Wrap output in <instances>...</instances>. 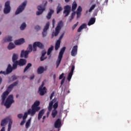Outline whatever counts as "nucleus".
<instances>
[{
	"label": "nucleus",
	"mask_w": 131,
	"mask_h": 131,
	"mask_svg": "<svg viewBox=\"0 0 131 131\" xmlns=\"http://www.w3.org/2000/svg\"><path fill=\"white\" fill-rule=\"evenodd\" d=\"M12 70H14V69L11 67V65L10 64H9L6 70L7 75L10 74L12 72Z\"/></svg>",
	"instance_id": "20"
},
{
	"label": "nucleus",
	"mask_w": 131,
	"mask_h": 131,
	"mask_svg": "<svg viewBox=\"0 0 131 131\" xmlns=\"http://www.w3.org/2000/svg\"><path fill=\"white\" fill-rule=\"evenodd\" d=\"M31 118H30L28 121H27L26 123V128L28 129L29 126H30L31 124Z\"/></svg>",
	"instance_id": "35"
},
{
	"label": "nucleus",
	"mask_w": 131,
	"mask_h": 131,
	"mask_svg": "<svg viewBox=\"0 0 131 131\" xmlns=\"http://www.w3.org/2000/svg\"><path fill=\"white\" fill-rule=\"evenodd\" d=\"M63 77H64V74H63V73H62V74H61V75L59 76V80H61V79H63Z\"/></svg>",
	"instance_id": "54"
},
{
	"label": "nucleus",
	"mask_w": 131,
	"mask_h": 131,
	"mask_svg": "<svg viewBox=\"0 0 131 131\" xmlns=\"http://www.w3.org/2000/svg\"><path fill=\"white\" fill-rule=\"evenodd\" d=\"M50 11L48 13V17H51L52 14H54V10L50 9Z\"/></svg>",
	"instance_id": "40"
},
{
	"label": "nucleus",
	"mask_w": 131,
	"mask_h": 131,
	"mask_svg": "<svg viewBox=\"0 0 131 131\" xmlns=\"http://www.w3.org/2000/svg\"><path fill=\"white\" fill-rule=\"evenodd\" d=\"M78 25V22L76 23V24L73 25V26L72 27V30H74L76 28V27H77Z\"/></svg>",
	"instance_id": "50"
},
{
	"label": "nucleus",
	"mask_w": 131,
	"mask_h": 131,
	"mask_svg": "<svg viewBox=\"0 0 131 131\" xmlns=\"http://www.w3.org/2000/svg\"><path fill=\"white\" fill-rule=\"evenodd\" d=\"M45 85V83L42 82L41 85L39 87V89H43V86Z\"/></svg>",
	"instance_id": "59"
},
{
	"label": "nucleus",
	"mask_w": 131,
	"mask_h": 131,
	"mask_svg": "<svg viewBox=\"0 0 131 131\" xmlns=\"http://www.w3.org/2000/svg\"><path fill=\"white\" fill-rule=\"evenodd\" d=\"M58 114V112L57 110H52V117L53 118H54L55 117H56V115H57Z\"/></svg>",
	"instance_id": "33"
},
{
	"label": "nucleus",
	"mask_w": 131,
	"mask_h": 131,
	"mask_svg": "<svg viewBox=\"0 0 131 131\" xmlns=\"http://www.w3.org/2000/svg\"><path fill=\"white\" fill-rule=\"evenodd\" d=\"M62 10H63V8H62V6H61V5H60V4H58V6L56 8L57 14H59V13H60V12L62 11Z\"/></svg>",
	"instance_id": "27"
},
{
	"label": "nucleus",
	"mask_w": 131,
	"mask_h": 131,
	"mask_svg": "<svg viewBox=\"0 0 131 131\" xmlns=\"http://www.w3.org/2000/svg\"><path fill=\"white\" fill-rule=\"evenodd\" d=\"M45 85V83L42 82L41 85L39 87V89H43V86Z\"/></svg>",
	"instance_id": "58"
},
{
	"label": "nucleus",
	"mask_w": 131,
	"mask_h": 131,
	"mask_svg": "<svg viewBox=\"0 0 131 131\" xmlns=\"http://www.w3.org/2000/svg\"><path fill=\"white\" fill-rule=\"evenodd\" d=\"M64 35V33L62 34V35H60V36L59 38V40H60V41H61L62 38H63V36Z\"/></svg>",
	"instance_id": "60"
},
{
	"label": "nucleus",
	"mask_w": 131,
	"mask_h": 131,
	"mask_svg": "<svg viewBox=\"0 0 131 131\" xmlns=\"http://www.w3.org/2000/svg\"><path fill=\"white\" fill-rule=\"evenodd\" d=\"M10 92L9 91H6L4 92L3 95H2V102H1V104H3L5 103L6 98H7V96L9 95Z\"/></svg>",
	"instance_id": "14"
},
{
	"label": "nucleus",
	"mask_w": 131,
	"mask_h": 131,
	"mask_svg": "<svg viewBox=\"0 0 131 131\" xmlns=\"http://www.w3.org/2000/svg\"><path fill=\"white\" fill-rule=\"evenodd\" d=\"M53 101H54V100L49 102V106H53V102H54Z\"/></svg>",
	"instance_id": "61"
},
{
	"label": "nucleus",
	"mask_w": 131,
	"mask_h": 131,
	"mask_svg": "<svg viewBox=\"0 0 131 131\" xmlns=\"http://www.w3.org/2000/svg\"><path fill=\"white\" fill-rule=\"evenodd\" d=\"M95 22H96V18L95 17H91L88 24V25L89 26L93 25L94 24H95Z\"/></svg>",
	"instance_id": "21"
},
{
	"label": "nucleus",
	"mask_w": 131,
	"mask_h": 131,
	"mask_svg": "<svg viewBox=\"0 0 131 131\" xmlns=\"http://www.w3.org/2000/svg\"><path fill=\"white\" fill-rule=\"evenodd\" d=\"M34 78H35V75H32L30 76V80H32V79H34Z\"/></svg>",
	"instance_id": "64"
},
{
	"label": "nucleus",
	"mask_w": 131,
	"mask_h": 131,
	"mask_svg": "<svg viewBox=\"0 0 131 131\" xmlns=\"http://www.w3.org/2000/svg\"><path fill=\"white\" fill-rule=\"evenodd\" d=\"M80 27H81L82 29H86L87 28V25H86V24H85V23H84V24H82L81 26H80Z\"/></svg>",
	"instance_id": "43"
},
{
	"label": "nucleus",
	"mask_w": 131,
	"mask_h": 131,
	"mask_svg": "<svg viewBox=\"0 0 131 131\" xmlns=\"http://www.w3.org/2000/svg\"><path fill=\"white\" fill-rule=\"evenodd\" d=\"M78 53V46L75 45L73 47L71 51V55L73 57H75Z\"/></svg>",
	"instance_id": "13"
},
{
	"label": "nucleus",
	"mask_w": 131,
	"mask_h": 131,
	"mask_svg": "<svg viewBox=\"0 0 131 131\" xmlns=\"http://www.w3.org/2000/svg\"><path fill=\"white\" fill-rule=\"evenodd\" d=\"M32 67V64L29 63H28L26 67L25 68L24 71V73H25L27 72V70H28V69Z\"/></svg>",
	"instance_id": "36"
},
{
	"label": "nucleus",
	"mask_w": 131,
	"mask_h": 131,
	"mask_svg": "<svg viewBox=\"0 0 131 131\" xmlns=\"http://www.w3.org/2000/svg\"><path fill=\"white\" fill-rule=\"evenodd\" d=\"M54 93L52 92V93L50 95V100H52L53 98V97H54Z\"/></svg>",
	"instance_id": "62"
},
{
	"label": "nucleus",
	"mask_w": 131,
	"mask_h": 131,
	"mask_svg": "<svg viewBox=\"0 0 131 131\" xmlns=\"http://www.w3.org/2000/svg\"><path fill=\"white\" fill-rule=\"evenodd\" d=\"M40 110L34 108V107H32V110L30 109L28 110V115H30L31 116H34L36 114V113L38 111H39Z\"/></svg>",
	"instance_id": "10"
},
{
	"label": "nucleus",
	"mask_w": 131,
	"mask_h": 131,
	"mask_svg": "<svg viewBox=\"0 0 131 131\" xmlns=\"http://www.w3.org/2000/svg\"><path fill=\"white\" fill-rule=\"evenodd\" d=\"M66 48L63 47L60 51L57 60L56 61V68H58L59 64H60L64 52H65Z\"/></svg>",
	"instance_id": "2"
},
{
	"label": "nucleus",
	"mask_w": 131,
	"mask_h": 131,
	"mask_svg": "<svg viewBox=\"0 0 131 131\" xmlns=\"http://www.w3.org/2000/svg\"><path fill=\"white\" fill-rule=\"evenodd\" d=\"M26 5H27V1H25L19 6L15 12V15H18V14H20V13H22L23 11H24V9H25V7H26Z\"/></svg>",
	"instance_id": "5"
},
{
	"label": "nucleus",
	"mask_w": 131,
	"mask_h": 131,
	"mask_svg": "<svg viewBox=\"0 0 131 131\" xmlns=\"http://www.w3.org/2000/svg\"><path fill=\"white\" fill-rule=\"evenodd\" d=\"M34 29L37 31H39L41 29V27L39 26H36L34 27Z\"/></svg>",
	"instance_id": "47"
},
{
	"label": "nucleus",
	"mask_w": 131,
	"mask_h": 131,
	"mask_svg": "<svg viewBox=\"0 0 131 131\" xmlns=\"http://www.w3.org/2000/svg\"><path fill=\"white\" fill-rule=\"evenodd\" d=\"M18 84V81H16V82H14V83H12L11 85L12 87H14L15 86H16Z\"/></svg>",
	"instance_id": "42"
},
{
	"label": "nucleus",
	"mask_w": 131,
	"mask_h": 131,
	"mask_svg": "<svg viewBox=\"0 0 131 131\" xmlns=\"http://www.w3.org/2000/svg\"><path fill=\"white\" fill-rule=\"evenodd\" d=\"M37 9L39 11H41V12H43L45 10H46V8H45V6L40 5L38 6Z\"/></svg>",
	"instance_id": "37"
},
{
	"label": "nucleus",
	"mask_w": 131,
	"mask_h": 131,
	"mask_svg": "<svg viewBox=\"0 0 131 131\" xmlns=\"http://www.w3.org/2000/svg\"><path fill=\"white\" fill-rule=\"evenodd\" d=\"M76 8H77V4H76V2H74L72 4V11L74 12L76 10Z\"/></svg>",
	"instance_id": "28"
},
{
	"label": "nucleus",
	"mask_w": 131,
	"mask_h": 131,
	"mask_svg": "<svg viewBox=\"0 0 131 131\" xmlns=\"http://www.w3.org/2000/svg\"><path fill=\"white\" fill-rule=\"evenodd\" d=\"M52 107H53V106H52V105H49V106H48V111H52Z\"/></svg>",
	"instance_id": "57"
},
{
	"label": "nucleus",
	"mask_w": 131,
	"mask_h": 131,
	"mask_svg": "<svg viewBox=\"0 0 131 131\" xmlns=\"http://www.w3.org/2000/svg\"><path fill=\"white\" fill-rule=\"evenodd\" d=\"M83 29L79 27V28L77 30V32H81Z\"/></svg>",
	"instance_id": "56"
},
{
	"label": "nucleus",
	"mask_w": 131,
	"mask_h": 131,
	"mask_svg": "<svg viewBox=\"0 0 131 131\" xmlns=\"http://www.w3.org/2000/svg\"><path fill=\"white\" fill-rule=\"evenodd\" d=\"M63 26V23L62 21H60L58 23L57 26L55 28V33H52L51 35V38H53L54 36H57L59 33L60 32L61 29Z\"/></svg>",
	"instance_id": "4"
},
{
	"label": "nucleus",
	"mask_w": 131,
	"mask_h": 131,
	"mask_svg": "<svg viewBox=\"0 0 131 131\" xmlns=\"http://www.w3.org/2000/svg\"><path fill=\"white\" fill-rule=\"evenodd\" d=\"M12 78L13 81L16 80L18 78V77L17 76H16L15 75H13Z\"/></svg>",
	"instance_id": "51"
},
{
	"label": "nucleus",
	"mask_w": 131,
	"mask_h": 131,
	"mask_svg": "<svg viewBox=\"0 0 131 131\" xmlns=\"http://www.w3.org/2000/svg\"><path fill=\"white\" fill-rule=\"evenodd\" d=\"M25 43V39L24 38H20L19 39L16 40L14 41V44L16 45H20Z\"/></svg>",
	"instance_id": "19"
},
{
	"label": "nucleus",
	"mask_w": 131,
	"mask_h": 131,
	"mask_svg": "<svg viewBox=\"0 0 131 131\" xmlns=\"http://www.w3.org/2000/svg\"><path fill=\"white\" fill-rule=\"evenodd\" d=\"M38 92L40 96H43L46 93V88L43 86V88H39Z\"/></svg>",
	"instance_id": "17"
},
{
	"label": "nucleus",
	"mask_w": 131,
	"mask_h": 131,
	"mask_svg": "<svg viewBox=\"0 0 131 131\" xmlns=\"http://www.w3.org/2000/svg\"><path fill=\"white\" fill-rule=\"evenodd\" d=\"M75 66L74 65H72V68H71V72H69L68 75V78L67 79L68 80V81H70L72 77V75H73L74 74V71L75 70Z\"/></svg>",
	"instance_id": "12"
},
{
	"label": "nucleus",
	"mask_w": 131,
	"mask_h": 131,
	"mask_svg": "<svg viewBox=\"0 0 131 131\" xmlns=\"http://www.w3.org/2000/svg\"><path fill=\"white\" fill-rule=\"evenodd\" d=\"M47 52L43 50L41 52V57H40V60L41 61H43V60H45L46 59H47V57H45V55L46 54Z\"/></svg>",
	"instance_id": "22"
},
{
	"label": "nucleus",
	"mask_w": 131,
	"mask_h": 131,
	"mask_svg": "<svg viewBox=\"0 0 131 131\" xmlns=\"http://www.w3.org/2000/svg\"><path fill=\"white\" fill-rule=\"evenodd\" d=\"M46 70V69H45L43 67H39L37 69V74H42Z\"/></svg>",
	"instance_id": "23"
},
{
	"label": "nucleus",
	"mask_w": 131,
	"mask_h": 131,
	"mask_svg": "<svg viewBox=\"0 0 131 131\" xmlns=\"http://www.w3.org/2000/svg\"><path fill=\"white\" fill-rule=\"evenodd\" d=\"M12 85H10L8 88L7 90H6L7 91L9 92V93H10L11 92V91L12 90V89L14 88L13 86H11Z\"/></svg>",
	"instance_id": "41"
},
{
	"label": "nucleus",
	"mask_w": 131,
	"mask_h": 131,
	"mask_svg": "<svg viewBox=\"0 0 131 131\" xmlns=\"http://www.w3.org/2000/svg\"><path fill=\"white\" fill-rule=\"evenodd\" d=\"M63 13L65 15V17H67L70 14V11H71V6L67 5L64 7Z\"/></svg>",
	"instance_id": "9"
},
{
	"label": "nucleus",
	"mask_w": 131,
	"mask_h": 131,
	"mask_svg": "<svg viewBox=\"0 0 131 131\" xmlns=\"http://www.w3.org/2000/svg\"><path fill=\"white\" fill-rule=\"evenodd\" d=\"M58 107V102H55V104L53 105V107L54 108V110H56L57 108Z\"/></svg>",
	"instance_id": "45"
},
{
	"label": "nucleus",
	"mask_w": 131,
	"mask_h": 131,
	"mask_svg": "<svg viewBox=\"0 0 131 131\" xmlns=\"http://www.w3.org/2000/svg\"><path fill=\"white\" fill-rule=\"evenodd\" d=\"M53 50H54V46H51V47L49 49H48L47 55L50 56V57H51V54L53 52Z\"/></svg>",
	"instance_id": "26"
},
{
	"label": "nucleus",
	"mask_w": 131,
	"mask_h": 131,
	"mask_svg": "<svg viewBox=\"0 0 131 131\" xmlns=\"http://www.w3.org/2000/svg\"><path fill=\"white\" fill-rule=\"evenodd\" d=\"M27 27V25L25 23H24L21 24V26L20 27V29L21 30H24Z\"/></svg>",
	"instance_id": "39"
},
{
	"label": "nucleus",
	"mask_w": 131,
	"mask_h": 131,
	"mask_svg": "<svg viewBox=\"0 0 131 131\" xmlns=\"http://www.w3.org/2000/svg\"><path fill=\"white\" fill-rule=\"evenodd\" d=\"M30 53V52L27 51L22 50L20 54V58L24 57L25 58H27L28 55Z\"/></svg>",
	"instance_id": "15"
},
{
	"label": "nucleus",
	"mask_w": 131,
	"mask_h": 131,
	"mask_svg": "<svg viewBox=\"0 0 131 131\" xmlns=\"http://www.w3.org/2000/svg\"><path fill=\"white\" fill-rule=\"evenodd\" d=\"M65 81V77H64L62 80H61L60 82V85H62V84H63L64 82Z\"/></svg>",
	"instance_id": "55"
},
{
	"label": "nucleus",
	"mask_w": 131,
	"mask_h": 131,
	"mask_svg": "<svg viewBox=\"0 0 131 131\" xmlns=\"http://www.w3.org/2000/svg\"><path fill=\"white\" fill-rule=\"evenodd\" d=\"M18 59V55L16 54L13 53L12 56V62H16Z\"/></svg>",
	"instance_id": "30"
},
{
	"label": "nucleus",
	"mask_w": 131,
	"mask_h": 131,
	"mask_svg": "<svg viewBox=\"0 0 131 131\" xmlns=\"http://www.w3.org/2000/svg\"><path fill=\"white\" fill-rule=\"evenodd\" d=\"M0 74H4L5 75H6L7 73H6V72L1 71Z\"/></svg>",
	"instance_id": "63"
},
{
	"label": "nucleus",
	"mask_w": 131,
	"mask_h": 131,
	"mask_svg": "<svg viewBox=\"0 0 131 131\" xmlns=\"http://www.w3.org/2000/svg\"><path fill=\"white\" fill-rule=\"evenodd\" d=\"M49 26H50V23H47L46 24V26L44 27L43 31V32H46L48 31V30L49 29Z\"/></svg>",
	"instance_id": "34"
},
{
	"label": "nucleus",
	"mask_w": 131,
	"mask_h": 131,
	"mask_svg": "<svg viewBox=\"0 0 131 131\" xmlns=\"http://www.w3.org/2000/svg\"><path fill=\"white\" fill-rule=\"evenodd\" d=\"M47 34V33L46 32V31H43V32H42V36H43V37H45L46 36Z\"/></svg>",
	"instance_id": "52"
},
{
	"label": "nucleus",
	"mask_w": 131,
	"mask_h": 131,
	"mask_svg": "<svg viewBox=\"0 0 131 131\" xmlns=\"http://www.w3.org/2000/svg\"><path fill=\"white\" fill-rule=\"evenodd\" d=\"M14 102V97L13 95H9L6 101L4 103V105L7 108L10 107L11 104Z\"/></svg>",
	"instance_id": "3"
},
{
	"label": "nucleus",
	"mask_w": 131,
	"mask_h": 131,
	"mask_svg": "<svg viewBox=\"0 0 131 131\" xmlns=\"http://www.w3.org/2000/svg\"><path fill=\"white\" fill-rule=\"evenodd\" d=\"M11 11V7L10 6V2L7 1L5 3V8L4 10V14H9Z\"/></svg>",
	"instance_id": "7"
},
{
	"label": "nucleus",
	"mask_w": 131,
	"mask_h": 131,
	"mask_svg": "<svg viewBox=\"0 0 131 131\" xmlns=\"http://www.w3.org/2000/svg\"><path fill=\"white\" fill-rule=\"evenodd\" d=\"M40 105V101H35L33 105L32 106V108H35L38 110H40V107L39 106Z\"/></svg>",
	"instance_id": "18"
},
{
	"label": "nucleus",
	"mask_w": 131,
	"mask_h": 131,
	"mask_svg": "<svg viewBox=\"0 0 131 131\" xmlns=\"http://www.w3.org/2000/svg\"><path fill=\"white\" fill-rule=\"evenodd\" d=\"M60 45H61V41H60V40L56 41L55 46V50L56 51H57L58 50L59 48L60 47Z\"/></svg>",
	"instance_id": "25"
},
{
	"label": "nucleus",
	"mask_w": 131,
	"mask_h": 131,
	"mask_svg": "<svg viewBox=\"0 0 131 131\" xmlns=\"http://www.w3.org/2000/svg\"><path fill=\"white\" fill-rule=\"evenodd\" d=\"M15 47V46L13 42H10L8 46V50H11L14 49Z\"/></svg>",
	"instance_id": "29"
},
{
	"label": "nucleus",
	"mask_w": 131,
	"mask_h": 131,
	"mask_svg": "<svg viewBox=\"0 0 131 131\" xmlns=\"http://www.w3.org/2000/svg\"><path fill=\"white\" fill-rule=\"evenodd\" d=\"M81 12H82V8H81V6H79L77 9L76 12L73 11L71 17H74L76 14H77V17H79L81 14Z\"/></svg>",
	"instance_id": "8"
},
{
	"label": "nucleus",
	"mask_w": 131,
	"mask_h": 131,
	"mask_svg": "<svg viewBox=\"0 0 131 131\" xmlns=\"http://www.w3.org/2000/svg\"><path fill=\"white\" fill-rule=\"evenodd\" d=\"M27 51L31 53L32 51H33V47L32 46V45H29L28 49H27Z\"/></svg>",
	"instance_id": "31"
},
{
	"label": "nucleus",
	"mask_w": 131,
	"mask_h": 131,
	"mask_svg": "<svg viewBox=\"0 0 131 131\" xmlns=\"http://www.w3.org/2000/svg\"><path fill=\"white\" fill-rule=\"evenodd\" d=\"M26 122V120H24L23 119V121L21 122L20 125V126H23L24 125L25 123Z\"/></svg>",
	"instance_id": "53"
},
{
	"label": "nucleus",
	"mask_w": 131,
	"mask_h": 131,
	"mask_svg": "<svg viewBox=\"0 0 131 131\" xmlns=\"http://www.w3.org/2000/svg\"><path fill=\"white\" fill-rule=\"evenodd\" d=\"M12 41V37L11 36H9L5 38V41L11 42Z\"/></svg>",
	"instance_id": "38"
},
{
	"label": "nucleus",
	"mask_w": 131,
	"mask_h": 131,
	"mask_svg": "<svg viewBox=\"0 0 131 131\" xmlns=\"http://www.w3.org/2000/svg\"><path fill=\"white\" fill-rule=\"evenodd\" d=\"M43 13V12L38 10L36 12V15L37 16H39V15H41Z\"/></svg>",
	"instance_id": "48"
},
{
	"label": "nucleus",
	"mask_w": 131,
	"mask_h": 131,
	"mask_svg": "<svg viewBox=\"0 0 131 131\" xmlns=\"http://www.w3.org/2000/svg\"><path fill=\"white\" fill-rule=\"evenodd\" d=\"M45 114V110H41V111H40L38 113V120H40L42 116L44 115Z\"/></svg>",
	"instance_id": "24"
},
{
	"label": "nucleus",
	"mask_w": 131,
	"mask_h": 131,
	"mask_svg": "<svg viewBox=\"0 0 131 131\" xmlns=\"http://www.w3.org/2000/svg\"><path fill=\"white\" fill-rule=\"evenodd\" d=\"M23 117V114H19L17 115V118L18 119H22V118Z\"/></svg>",
	"instance_id": "49"
},
{
	"label": "nucleus",
	"mask_w": 131,
	"mask_h": 131,
	"mask_svg": "<svg viewBox=\"0 0 131 131\" xmlns=\"http://www.w3.org/2000/svg\"><path fill=\"white\" fill-rule=\"evenodd\" d=\"M95 8H96V5H92L90 8V9H89V12H91L92 10H94L95 9Z\"/></svg>",
	"instance_id": "46"
},
{
	"label": "nucleus",
	"mask_w": 131,
	"mask_h": 131,
	"mask_svg": "<svg viewBox=\"0 0 131 131\" xmlns=\"http://www.w3.org/2000/svg\"><path fill=\"white\" fill-rule=\"evenodd\" d=\"M27 63V60L24 59H20L19 60L17 61V64L18 66L21 67L24 66Z\"/></svg>",
	"instance_id": "16"
},
{
	"label": "nucleus",
	"mask_w": 131,
	"mask_h": 131,
	"mask_svg": "<svg viewBox=\"0 0 131 131\" xmlns=\"http://www.w3.org/2000/svg\"><path fill=\"white\" fill-rule=\"evenodd\" d=\"M28 113H25L24 117H23V120H26L28 117Z\"/></svg>",
	"instance_id": "44"
},
{
	"label": "nucleus",
	"mask_w": 131,
	"mask_h": 131,
	"mask_svg": "<svg viewBox=\"0 0 131 131\" xmlns=\"http://www.w3.org/2000/svg\"><path fill=\"white\" fill-rule=\"evenodd\" d=\"M62 126V121L61 119H58L55 121L54 123V127L55 128H60Z\"/></svg>",
	"instance_id": "11"
},
{
	"label": "nucleus",
	"mask_w": 131,
	"mask_h": 131,
	"mask_svg": "<svg viewBox=\"0 0 131 131\" xmlns=\"http://www.w3.org/2000/svg\"><path fill=\"white\" fill-rule=\"evenodd\" d=\"M33 52H35L37 51V47L40 48L41 50L43 49L44 45L40 41H35L33 43Z\"/></svg>",
	"instance_id": "6"
},
{
	"label": "nucleus",
	"mask_w": 131,
	"mask_h": 131,
	"mask_svg": "<svg viewBox=\"0 0 131 131\" xmlns=\"http://www.w3.org/2000/svg\"><path fill=\"white\" fill-rule=\"evenodd\" d=\"M13 67L12 68H13V70H16L17 69V66H18V61H16L15 62H13Z\"/></svg>",
	"instance_id": "32"
},
{
	"label": "nucleus",
	"mask_w": 131,
	"mask_h": 131,
	"mask_svg": "<svg viewBox=\"0 0 131 131\" xmlns=\"http://www.w3.org/2000/svg\"><path fill=\"white\" fill-rule=\"evenodd\" d=\"M9 122L8 124V131H10L11 129L12 124V120L9 117H7L1 121V126H4L6 123Z\"/></svg>",
	"instance_id": "1"
}]
</instances>
